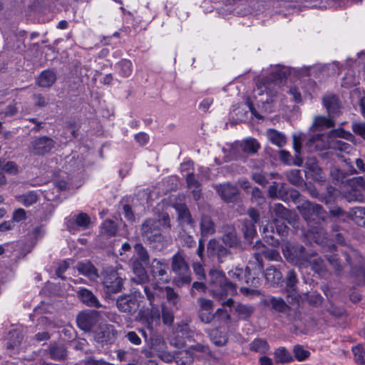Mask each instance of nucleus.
Listing matches in <instances>:
<instances>
[{"mask_svg": "<svg viewBox=\"0 0 365 365\" xmlns=\"http://www.w3.org/2000/svg\"><path fill=\"white\" fill-rule=\"evenodd\" d=\"M287 68L277 67L270 77L263 78L257 83L253 96L257 103H262V108L265 112H272L271 105L277 96L282 80L287 77Z\"/></svg>", "mask_w": 365, "mask_h": 365, "instance_id": "f257e3e1", "label": "nucleus"}, {"mask_svg": "<svg viewBox=\"0 0 365 365\" xmlns=\"http://www.w3.org/2000/svg\"><path fill=\"white\" fill-rule=\"evenodd\" d=\"M207 289L210 294L217 300L237 294V285L229 281L223 272L217 269L209 273Z\"/></svg>", "mask_w": 365, "mask_h": 365, "instance_id": "f03ea898", "label": "nucleus"}, {"mask_svg": "<svg viewBox=\"0 0 365 365\" xmlns=\"http://www.w3.org/2000/svg\"><path fill=\"white\" fill-rule=\"evenodd\" d=\"M207 289L210 294L217 300L237 294V285L229 281L223 272L217 269L209 273Z\"/></svg>", "mask_w": 365, "mask_h": 365, "instance_id": "7ed1b4c3", "label": "nucleus"}, {"mask_svg": "<svg viewBox=\"0 0 365 365\" xmlns=\"http://www.w3.org/2000/svg\"><path fill=\"white\" fill-rule=\"evenodd\" d=\"M171 269L176 274L173 279V282L176 286L180 287L190 283L192 279L188 264L182 254L180 252L173 256Z\"/></svg>", "mask_w": 365, "mask_h": 365, "instance_id": "20e7f679", "label": "nucleus"}, {"mask_svg": "<svg viewBox=\"0 0 365 365\" xmlns=\"http://www.w3.org/2000/svg\"><path fill=\"white\" fill-rule=\"evenodd\" d=\"M252 249L255 252H253L252 259L250 260L249 264L252 265V269L258 272H261L263 269L262 255L269 260L278 261L281 259L278 251L274 249L267 248L265 245L261 242H257L253 246Z\"/></svg>", "mask_w": 365, "mask_h": 365, "instance_id": "39448f33", "label": "nucleus"}, {"mask_svg": "<svg viewBox=\"0 0 365 365\" xmlns=\"http://www.w3.org/2000/svg\"><path fill=\"white\" fill-rule=\"evenodd\" d=\"M101 283L107 293H117L122 289L123 280L113 267H107L101 273Z\"/></svg>", "mask_w": 365, "mask_h": 365, "instance_id": "423d86ee", "label": "nucleus"}, {"mask_svg": "<svg viewBox=\"0 0 365 365\" xmlns=\"http://www.w3.org/2000/svg\"><path fill=\"white\" fill-rule=\"evenodd\" d=\"M284 257L291 263L302 266L307 262V255L302 245L295 246L289 242H286L282 247Z\"/></svg>", "mask_w": 365, "mask_h": 365, "instance_id": "0eeeda50", "label": "nucleus"}, {"mask_svg": "<svg viewBox=\"0 0 365 365\" xmlns=\"http://www.w3.org/2000/svg\"><path fill=\"white\" fill-rule=\"evenodd\" d=\"M350 189L347 190L344 197L349 202L364 201L363 190L365 189V179L362 177H354L347 180Z\"/></svg>", "mask_w": 365, "mask_h": 365, "instance_id": "6e6552de", "label": "nucleus"}, {"mask_svg": "<svg viewBox=\"0 0 365 365\" xmlns=\"http://www.w3.org/2000/svg\"><path fill=\"white\" fill-rule=\"evenodd\" d=\"M188 349H183L175 353V361L178 365H190L196 357L193 351L207 353L209 349L207 346L201 344L195 345L185 344Z\"/></svg>", "mask_w": 365, "mask_h": 365, "instance_id": "1a4fd4ad", "label": "nucleus"}, {"mask_svg": "<svg viewBox=\"0 0 365 365\" xmlns=\"http://www.w3.org/2000/svg\"><path fill=\"white\" fill-rule=\"evenodd\" d=\"M299 212L305 220H315V217L324 219L325 217V212L322 207L317 204L312 203L309 201H304L297 207Z\"/></svg>", "mask_w": 365, "mask_h": 365, "instance_id": "9d476101", "label": "nucleus"}, {"mask_svg": "<svg viewBox=\"0 0 365 365\" xmlns=\"http://www.w3.org/2000/svg\"><path fill=\"white\" fill-rule=\"evenodd\" d=\"M140 298L136 294L120 296L116 301L117 307L120 312L132 314L138 310Z\"/></svg>", "mask_w": 365, "mask_h": 365, "instance_id": "9b49d317", "label": "nucleus"}, {"mask_svg": "<svg viewBox=\"0 0 365 365\" xmlns=\"http://www.w3.org/2000/svg\"><path fill=\"white\" fill-rule=\"evenodd\" d=\"M54 141L46 136L35 139L31 143L30 152L34 155H43L50 152L54 147Z\"/></svg>", "mask_w": 365, "mask_h": 365, "instance_id": "f8f14e48", "label": "nucleus"}, {"mask_svg": "<svg viewBox=\"0 0 365 365\" xmlns=\"http://www.w3.org/2000/svg\"><path fill=\"white\" fill-rule=\"evenodd\" d=\"M199 305L198 317L204 324H210L214 320L212 313L213 302L206 298H199L197 301Z\"/></svg>", "mask_w": 365, "mask_h": 365, "instance_id": "ddd939ff", "label": "nucleus"}, {"mask_svg": "<svg viewBox=\"0 0 365 365\" xmlns=\"http://www.w3.org/2000/svg\"><path fill=\"white\" fill-rule=\"evenodd\" d=\"M150 272L153 276L163 282H169V277L168 276V263L165 259H153L151 262Z\"/></svg>", "mask_w": 365, "mask_h": 365, "instance_id": "4468645a", "label": "nucleus"}, {"mask_svg": "<svg viewBox=\"0 0 365 365\" xmlns=\"http://www.w3.org/2000/svg\"><path fill=\"white\" fill-rule=\"evenodd\" d=\"M158 230V222L154 219L146 220L141 226L142 235L150 241H160L162 236Z\"/></svg>", "mask_w": 365, "mask_h": 365, "instance_id": "2eb2a0df", "label": "nucleus"}, {"mask_svg": "<svg viewBox=\"0 0 365 365\" xmlns=\"http://www.w3.org/2000/svg\"><path fill=\"white\" fill-rule=\"evenodd\" d=\"M264 304L269 307L276 312L286 314L289 321H293L294 319V318L291 317V308L287 304L284 299L280 297H272L269 299L264 300Z\"/></svg>", "mask_w": 365, "mask_h": 365, "instance_id": "dca6fc26", "label": "nucleus"}, {"mask_svg": "<svg viewBox=\"0 0 365 365\" xmlns=\"http://www.w3.org/2000/svg\"><path fill=\"white\" fill-rule=\"evenodd\" d=\"M166 344L165 341L160 338L155 339L152 341V350L155 354L160 358L162 361L170 363L175 360V354L165 350Z\"/></svg>", "mask_w": 365, "mask_h": 365, "instance_id": "f3484780", "label": "nucleus"}, {"mask_svg": "<svg viewBox=\"0 0 365 365\" xmlns=\"http://www.w3.org/2000/svg\"><path fill=\"white\" fill-rule=\"evenodd\" d=\"M222 240L225 245L230 247H237L240 245L236 230L232 225H225L222 226Z\"/></svg>", "mask_w": 365, "mask_h": 365, "instance_id": "a211bd4d", "label": "nucleus"}, {"mask_svg": "<svg viewBox=\"0 0 365 365\" xmlns=\"http://www.w3.org/2000/svg\"><path fill=\"white\" fill-rule=\"evenodd\" d=\"M216 190L222 199L227 202L232 201L239 193L237 187L230 183L217 185Z\"/></svg>", "mask_w": 365, "mask_h": 365, "instance_id": "6ab92c4d", "label": "nucleus"}, {"mask_svg": "<svg viewBox=\"0 0 365 365\" xmlns=\"http://www.w3.org/2000/svg\"><path fill=\"white\" fill-rule=\"evenodd\" d=\"M148 264H141L138 262H132L131 267L135 277L132 278V281L136 284H143L148 281L149 277L145 270V266Z\"/></svg>", "mask_w": 365, "mask_h": 365, "instance_id": "aec40b11", "label": "nucleus"}, {"mask_svg": "<svg viewBox=\"0 0 365 365\" xmlns=\"http://www.w3.org/2000/svg\"><path fill=\"white\" fill-rule=\"evenodd\" d=\"M56 74L53 71H43L36 78V83L41 88H50L56 81Z\"/></svg>", "mask_w": 365, "mask_h": 365, "instance_id": "412c9836", "label": "nucleus"}, {"mask_svg": "<svg viewBox=\"0 0 365 365\" xmlns=\"http://www.w3.org/2000/svg\"><path fill=\"white\" fill-rule=\"evenodd\" d=\"M346 216L356 225L365 227V207H355L351 208Z\"/></svg>", "mask_w": 365, "mask_h": 365, "instance_id": "4be33fe9", "label": "nucleus"}, {"mask_svg": "<svg viewBox=\"0 0 365 365\" xmlns=\"http://www.w3.org/2000/svg\"><path fill=\"white\" fill-rule=\"evenodd\" d=\"M76 321L78 327L84 331H89L96 324L95 315L91 313H80Z\"/></svg>", "mask_w": 365, "mask_h": 365, "instance_id": "5701e85b", "label": "nucleus"}, {"mask_svg": "<svg viewBox=\"0 0 365 365\" xmlns=\"http://www.w3.org/2000/svg\"><path fill=\"white\" fill-rule=\"evenodd\" d=\"M298 282L297 274L294 271L290 270L287 277V292L289 297H292L293 299L298 300L299 294L296 289V285Z\"/></svg>", "mask_w": 365, "mask_h": 365, "instance_id": "b1692460", "label": "nucleus"}, {"mask_svg": "<svg viewBox=\"0 0 365 365\" xmlns=\"http://www.w3.org/2000/svg\"><path fill=\"white\" fill-rule=\"evenodd\" d=\"M304 267L310 266L316 273L322 274L324 272V264L322 259L317 255H307V262L302 264Z\"/></svg>", "mask_w": 365, "mask_h": 365, "instance_id": "393cba45", "label": "nucleus"}, {"mask_svg": "<svg viewBox=\"0 0 365 365\" xmlns=\"http://www.w3.org/2000/svg\"><path fill=\"white\" fill-rule=\"evenodd\" d=\"M76 269L81 274L91 279H96L98 277L97 269L90 262H78Z\"/></svg>", "mask_w": 365, "mask_h": 365, "instance_id": "a878e982", "label": "nucleus"}, {"mask_svg": "<svg viewBox=\"0 0 365 365\" xmlns=\"http://www.w3.org/2000/svg\"><path fill=\"white\" fill-rule=\"evenodd\" d=\"M80 299L88 306L99 307L101 306L96 297L88 289L86 288L80 289L78 292Z\"/></svg>", "mask_w": 365, "mask_h": 365, "instance_id": "bb28decb", "label": "nucleus"}, {"mask_svg": "<svg viewBox=\"0 0 365 365\" xmlns=\"http://www.w3.org/2000/svg\"><path fill=\"white\" fill-rule=\"evenodd\" d=\"M116 331L114 330L112 325H106L101 327L100 331L96 334L98 341L101 342H110L115 338Z\"/></svg>", "mask_w": 365, "mask_h": 365, "instance_id": "cd10ccee", "label": "nucleus"}, {"mask_svg": "<svg viewBox=\"0 0 365 365\" xmlns=\"http://www.w3.org/2000/svg\"><path fill=\"white\" fill-rule=\"evenodd\" d=\"M323 104L329 115L336 113L339 109L338 98L332 94L326 95L323 98Z\"/></svg>", "mask_w": 365, "mask_h": 365, "instance_id": "c85d7f7f", "label": "nucleus"}, {"mask_svg": "<svg viewBox=\"0 0 365 365\" xmlns=\"http://www.w3.org/2000/svg\"><path fill=\"white\" fill-rule=\"evenodd\" d=\"M274 359L277 364H288L294 361V357L284 347H279L274 352Z\"/></svg>", "mask_w": 365, "mask_h": 365, "instance_id": "c756f323", "label": "nucleus"}, {"mask_svg": "<svg viewBox=\"0 0 365 365\" xmlns=\"http://www.w3.org/2000/svg\"><path fill=\"white\" fill-rule=\"evenodd\" d=\"M343 252L347 264L351 267V273L354 274V268L358 263H360L361 257L358 255L357 252L351 247H347Z\"/></svg>", "mask_w": 365, "mask_h": 365, "instance_id": "7c9ffc66", "label": "nucleus"}, {"mask_svg": "<svg viewBox=\"0 0 365 365\" xmlns=\"http://www.w3.org/2000/svg\"><path fill=\"white\" fill-rule=\"evenodd\" d=\"M200 231L202 236L212 235L215 232V226L211 217L207 215H202L200 220Z\"/></svg>", "mask_w": 365, "mask_h": 365, "instance_id": "2f4dec72", "label": "nucleus"}, {"mask_svg": "<svg viewBox=\"0 0 365 365\" xmlns=\"http://www.w3.org/2000/svg\"><path fill=\"white\" fill-rule=\"evenodd\" d=\"M175 208L178 212V219L182 222L190 224L191 225L194 224V221L192 219L190 211L185 204L175 205Z\"/></svg>", "mask_w": 365, "mask_h": 365, "instance_id": "473e14b6", "label": "nucleus"}, {"mask_svg": "<svg viewBox=\"0 0 365 365\" xmlns=\"http://www.w3.org/2000/svg\"><path fill=\"white\" fill-rule=\"evenodd\" d=\"M267 136L272 143L279 148L283 147L287 143L286 137L274 129H269L267 131Z\"/></svg>", "mask_w": 365, "mask_h": 365, "instance_id": "72a5a7b5", "label": "nucleus"}, {"mask_svg": "<svg viewBox=\"0 0 365 365\" xmlns=\"http://www.w3.org/2000/svg\"><path fill=\"white\" fill-rule=\"evenodd\" d=\"M265 279L272 284H277L282 279V274L275 267L271 266L265 271Z\"/></svg>", "mask_w": 365, "mask_h": 365, "instance_id": "f704fd0d", "label": "nucleus"}, {"mask_svg": "<svg viewBox=\"0 0 365 365\" xmlns=\"http://www.w3.org/2000/svg\"><path fill=\"white\" fill-rule=\"evenodd\" d=\"M239 148L245 153L255 154L259 149L260 145L255 139L250 138L240 143Z\"/></svg>", "mask_w": 365, "mask_h": 365, "instance_id": "c9c22d12", "label": "nucleus"}, {"mask_svg": "<svg viewBox=\"0 0 365 365\" xmlns=\"http://www.w3.org/2000/svg\"><path fill=\"white\" fill-rule=\"evenodd\" d=\"M134 250L137 256L133 257V262H138L141 264L149 263V255L146 249L140 243H138L134 246Z\"/></svg>", "mask_w": 365, "mask_h": 365, "instance_id": "e433bc0d", "label": "nucleus"}, {"mask_svg": "<svg viewBox=\"0 0 365 365\" xmlns=\"http://www.w3.org/2000/svg\"><path fill=\"white\" fill-rule=\"evenodd\" d=\"M16 198L19 202L26 207H29L37 202L38 195L35 192L31 191L27 193L18 195Z\"/></svg>", "mask_w": 365, "mask_h": 365, "instance_id": "4c0bfd02", "label": "nucleus"}, {"mask_svg": "<svg viewBox=\"0 0 365 365\" xmlns=\"http://www.w3.org/2000/svg\"><path fill=\"white\" fill-rule=\"evenodd\" d=\"M334 125L331 118L324 116H315L312 128L322 129L324 128H330Z\"/></svg>", "mask_w": 365, "mask_h": 365, "instance_id": "58836bf2", "label": "nucleus"}, {"mask_svg": "<svg viewBox=\"0 0 365 365\" xmlns=\"http://www.w3.org/2000/svg\"><path fill=\"white\" fill-rule=\"evenodd\" d=\"M235 310L241 319H247L254 313L255 307L240 303L235 307Z\"/></svg>", "mask_w": 365, "mask_h": 365, "instance_id": "ea45409f", "label": "nucleus"}, {"mask_svg": "<svg viewBox=\"0 0 365 365\" xmlns=\"http://www.w3.org/2000/svg\"><path fill=\"white\" fill-rule=\"evenodd\" d=\"M250 349L255 352L265 354L269 351V346L265 340L256 339L250 344Z\"/></svg>", "mask_w": 365, "mask_h": 365, "instance_id": "a19ab883", "label": "nucleus"}, {"mask_svg": "<svg viewBox=\"0 0 365 365\" xmlns=\"http://www.w3.org/2000/svg\"><path fill=\"white\" fill-rule=\"evenodd\" d=\"M117 232V227L112 220H107L103 222L101 227V235L106 237L114 236Z\"/></svg>", "mask_w": 365, "mask_h": 365, "instance_id": "79ce46f5", "label": "nucleus"}, {"mask_svg": "<svg viewBox=\"0 0 365 365\" xmlns=\"http://www.w3.org/2000/svg\"><path fill=\"white\" fill-rule=\"evenodd\" d=\"M212 316H214V320L215 319L220 324H228L230 322V314L224 307L218 308Z\"/></svg>", "mask_w": 365, "mask_h": 365, "instance_id": "37998d69", "label": "nucleus"}, {"mask_svg": "<svg viewBox=\"0 0 365 365\" xmlns=\"http://www.w3.org/2000/svg\"><path fill=\"white\" fill-rule=\"evenodd\" d=\"M22 339L23 336L19 331L16 330L10 331L7 339V348L14 349L15 347L18 346L22 341Z\"/></svg>", "mask_w": 365, "mask_h": 365, "instance_id": "c03bdc74", "label": "nucleus"}, {"mask_svg": "<svg viewBox=\"0 0 365 365\" xmlns=\"http://www.w3.org/2000/svg\"><path fill=\"white\" fill-rule=\"evenodd\" d=\"M49 355L53 359H62L66 356V349L63 345L51 344L49 348Z\"/></svg>", "mask_w": 365, "mask_h": 365, "instance_id": "a18cd8bd", "label": "nucleus"}, {"mask_svg": "<svg viewBox=\"0 0 365 365\" xmlns=\"http://www.w3.org/2000/svg\"><path fill=\"white\" fill-rule=\"evenodd\" d=\"M211 341L217 346H223L227 342V336L218 329H214L210 333Z\"/></svg>", "mask_w": 365, "mask_h": 365, "instance_id": "49530a36", "label": "nucleus"}, {"mask_svg": "<svg viewBox=\"0 0 365 365\" xmlns=\"http://www.w3.org/2000/svg\"><path fill=\"white\" fill-rule=\"evenodd\" d=\"M293 148L296 153V159L294 162V164L297 166H301L302 164V160L300 158H298V155L300 154L301 148H302V136L300 135H293Z\"/></svg>", "mask_w": 365, "mask_h": 365, "instance_id": "de8ad7c7", "label": "nucleus"}, {"mask_svg": "<svg viewBox=\"0 0 365 365\" xmlns=\"http://www.w3.org/2000/svg\"><path fill=\"white\" fill-rule=\"evenodd\" d=\"M294 358L299 361H306L310 356V352L302 345L297 344L293 347Z\"/></svg>", "mask_w": 365, "mask_h": 365, "instance_id": "09e8293b", "label": "nucleus"}, {"mask_svg": "<svg viewBox=\"0 0 365 365\" xmlns=\"http://www.w3.org/2000/svg\"><path fill=\"white\" fill-rule=\"evenodd\" d=\"M324 148L329 147L340 151L349 153L351 147V145L341 140L334 141L333 140L329 141L327 144L323 145Z\"/></svg>", "mask_w": 365, "mask_h": 365, "instance_id": "8fccbe9b", "label": "nucleus"}, {"mask_svg": "<svg viewBox=\"0 0 365 365\" xmlns=\"http://www.w3.org/2000/svg\"><path fill=\"white\" fill-rule=\"evenodd\" d=\"M119 73L123 77H128L132 73V63L129 60L123 59L118 65Z\"/></svg>", "mask_w": 365, "mask_h": 365, "instance_id": "3c124183", "label": "nucleus"}, {"mask_svg": "<svg viewBox=\"0 0 365 365\" xmlns=\"http://www.w3.org/2000/svg\"><path fill=\"white\" fill-rule=\"evenodd\" d=\"M327 259L330 264V265L332 267V268L334 269L335 274L338 276L341 275L342 273L343 268L340 264V262L337 256L334 254L327 255Z\"/></svg>", "mask_w": 365, "mask_h": 365, "instance_id": "603ef678", "label": "nucleus"}, {"mask_svg": "<svg viewBox=\"0 0 365 365\" xmlns=\"http://www.w3.org/2000/svg\"><path fill=\"white\" fill-rule=\"evenodd\" d=\"M286 175L290 183L294 185H299L303 182V179L299 170H290L287 173Z\"/></svg>", "mask_w": 365, "mask_h": 365, "instance_id": "864d4df0", "label": "nucleus"}, {"mask_svg": "<svg viewBox=\"0 0 365 365\" xmlns=\"http://www.w3.org/2000/svg\"><path fill=\"white\" fill-rule=\"evenodd\" d=\"M273 213L279 219H286L288 216L289 211L282 204L277 203L272 207Z\"/></svg>", "mask_w": 365, "mask_h": 365, "instance_id": "5fc2aeb1", "label": "nucleus"}, {"mask_svg": "<svg viewBox=\"0 0 365 365\" xmlns=\"http://www.w3.org/2000/svg\"><path fill=\"white\" fill-rule=\"evenodd\" d=\"M352 351L354 356L355 361L360 364V365H364L365 361V356H364V349L363 346L361 345H357L352 348Z\"/></svg>", "mask_w": 365, "mask_h": 365, "instance_id": "6e6d98bb", "label": "nucleus"}, {"mask_svg": "<svg viewBox=\"0 0 365 365\" xmlns=\"http://www.w3.org/2000/svg\"><path fill=\"white\" fill-rule=\"evenodd\" d=\"M75 223L76 226L86 229L91 223V219L87 214L82 212L76 216Z\"/></svg>", "mask_w": 365, "mask_h": 365, "instance_id": "4d7b16f0", "label": "nucleus"}, {"mask_svg": "<svg viewBox=\"0 0 365 365\" xmlns=\"http://www.w3.org/2000/svg\"><path fill=\"white\" fill-rule=\"evenodd\" d=\"M245 237L250 240L256 235L255 223L245 222L243 226Z\"/></svg>", "mask_w": 365, "mask_h": 365, "instance_id": "13d9d810", "label": "nucleus"}, {"mask_svg": "<svg viewBox=\"0 0 365 365\" xmlns=\"http://www.w3.org/2000/svg\"><path fill=\"white\" fill-rule=\"evenodd\" d=\"M328 138H342L345 139H349L351 137V134L349 132L345 131L344 130L339 128V129H334L329 132Z\"/></svg>", "mask_w": 365, "mask_h": 365, "instance_id": "bf43d9fd", "label": "nucleus"}, {"mask_svg": "<svg viewBox=\"0 0 365 365\" xmlns=\"http://www.w3.org/2000/svg\"><path fill=\"white\" fill-rule=\"evenodd\" d=\"M26 219V212L23 208H18L14 210L11 220L14 222H19Z\"/></svg>", "mask_w": 365, "mask_h": 365, "instance_id": "052dcab7", "label": "nucleus"}, {"mask_svg": "<svg viewBox=\"0 0 365 365\" xmlns=\"http://www.w3.org/2000/svg\"><path fill=\"white\" fill-rule=\"evenodd\" d=\"M331 175L333 179L339 182H343L346 178V174L337 168H333L331 170Z\"/></svg>", "mask_w": 365, "mask_h": 365, "instance_id": "680f3d73", "label": "nucleus"}, {"mask_svg": "<svg viewBox=\"0 0 365 365\" xmlns=\"http://www.w3.org/2000/svg\"><path fill=\"white\" fill-rule=\"evenodd\" d=\"M173 314L168 308L163 307L162 309V319L165 324H171L173 322Z\"/></svg>", "mask_w": 365, "mask_h": 365, "instance_id": "e2e57ef3", "label": "nucleus"}, {"mask_svg": "<svg viewBox=\"0 0 365 365\" xmlns=\"http://www.w3.org/2000/svg\"><path fill=\"white\" fill-rule=\"evenodd\" d=\"M166 297L168 300L173 304H176L178 302V295L174 289L170 287L165 288Z\"/></svg>", "mask_w": 365, "mask_h": 365, "instance_id": "0e129e2a", "label": "nucleus"}, {"mask_svg": "<svg viewBox=\"0 0 365 365\" xmlns=\"http://www.w3.org/2000/svg\"><path fill=\"white\" fill-rule=\"evenodd\" d=\"M252 180L257 184L264 186L267 183V180L264 175L262 173H253L252 174Z\"/></svg>", "mask_w": 365, "mask_h": 365, "instance_id": "69168bd1", "label": "nucleus"}, {"mask_svg": "<svg viewBox=\"0 0 365 365\" xmlns=\"http://www.w3.org/2000/svg\"><path fill=\"white\" fill-rule=\"evenodd\" d=\"M216 254L220 262H222L224 258L227 257L228 255H230V251H229L225 247L220 245L218 246V247L217 248Z\"/></svg>", "mask_w": 365, "mask_h": 365, "instance_id": "338daca9", "label": "nucleus"}, {"mask_svg": "<svg viewBox=\"0 0 365 365\" xmlns=\"http://www.w3.org/2000/svg\"><path fill=\"white\" fill-rule=\"evenodd\" d=\"M352 127L354 131L365 140V123H354Z\"/></svg>", "mask_w": 365, "mask_h": 365, "instance_id": "774afa93", "label": "nucleus"}]
</instances>
